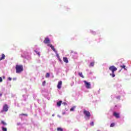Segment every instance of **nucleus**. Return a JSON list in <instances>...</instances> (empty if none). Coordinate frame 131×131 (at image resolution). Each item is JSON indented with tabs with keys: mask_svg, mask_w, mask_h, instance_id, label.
Returning <instances> with one entry per match:
<instances>
[{
	"mask_svg": "<svg viewBox=\"0 0 131 131\" xmlns=\"http://www.w3.org/2000/svg\"><path fill=\"white\" fill-rule=\"evenodd\" d=\"M16 73L20 74L21 72H23L24 69L22 65H16L15 66Z\"/></svg>",
	"mask_w": 131,
	"mask_h": 131,
	"instance_id": "1",
	"label": "nucleus"
},
{
	"mask_svg": "<svg viewBox=\"0 0 131 131\" xmlns=\"http://www.w3.org/2000/svg\"><path fill=\"white\" fill-rule=\"evenodd\" d=\"M109 69L112 71V74H110V75H111L112 77H115V74H114V72L117 70V68L114 66H112L109 68Z\"/></svg>",
	"mask_w": 131,
	"mask_h": 131,
	"instance_id": "2",
	"label": "nucleus"
},
{
	"mask_svg": "<svg viewBox=\"0 0 131 131\" xmlns=\"http://www.w3.org/2000/svg\"><path fill=\"white\" fill-rule=\"evenodd\" d=\"M83 114L85 115V118H87L88 120L91 118V113L85 110H83Z\"/></svg>",
	"mask_w": 131,
	"mask_h": 131,
	"instance_id": "3",
	"label": "nucleus"
},
{
	"mask_svg": "<svg viewBox=\"0 0 131 131\" xmlns=\"http://www.w3.org/2000/svg\"><path fill=\"white\" fill-rule=\"evenodd\" d=\"M83 82L85 84V86L86 88V89H91V83L84 80L83 81Z\"/></svg>",
	"mask_w": 131,
	"mask_h": 131,
	"instance_id": "4",
	"label": "nucleus"
},
{
	"mask_svg": "<svg viewBox=\"0 0 131 131\" xmlns=\"http://www.w3.org/2000/svg\"><path fill=\"white\" fill-rule=\"evenodd\" d=\"M43 42L44 43H45L46 45H49L51 43V40H50V38H49L48 37L45 38V40H43Z\"/></svg>",
	"mask_w": 131,
	"mask_h": 131,
	"instance_id": "5",
	"label": "nucleus"
},
{
	"mask_svg": "<svg viewBox=\"0 0 131 131\" xmlns=\"http://www.w3.org/2000/svg\"><path fill=\"white\" fill-rule=\"evenodd\" d=\"M9 110V106L8 104H5L3 106V111H4L5 112H7Z\"/></svg>",
	"mask_w": 131,
	"mask_h": 131,
	"instance_id": "6",
	"label": "nucleus"
},
{
	"mask_svg": "<svg viewBox=\"0 0 131 131\" xmlns=\"http://www.w3.org/2000/svg\"><path fill=\"white\" fill-rule=\"evenodd\" d=\"M62 86V81H59L57 84V89L61 90V87Z\"/></svg>",
	"mask_w": 131,
	"mask_h": 131,
	"instance_id": "7",
	"label": "nucleus"
},
{
	"mask_svg": "<svg viewBox=\"0 0 131 131\" xmlns=\"http://www.w3.org/2000/svg\"><path fill=\"white\" fill-rule=\"evenodd\" d=\"M48 46L50 47L53 52H56V49H55V47L52 44H48Z\"/></svg>",
	"mask_w": 131,
	"mask_h": 131,
	"instance_id": "8",
	"label": "nucleus"
},
{
	"mask_svg": "<svg viewBox=\"0 0 131 131\" xmlns=\"http://www.w3.org/2000/svg\"><path fill=\"white\" fill-rule=\"evenodd\" d=\"M113 115L116 118H119L120 117L119 114L116 112H114Z\"/></svg>",
	"mask_w": 131,
	"mask_h": 131,
	"instance_id": "9",
	"label": "nucleus"
},
{
	"mask_svg": "<svg viewBox=\"0 0 131 131\" xmlns=\"http://www.w3.org/2000/svg\"><path fill=\"white\" fill-rule=\"evenodd\" d=\"M6 58V55H5V54H2V57L0 58V61H2V60H5Z\"/></svg>",
	"mask_w": 131,
	"mask_h": 131,
	"instance_id": "10",
	"label": "nucleus"
},
{
	"mask_svg": "<svg viewBox=\"0 0 131 131\" xmlns=\"http://www.w3.org/2000/svg\"><path fill=\"white\" fill-rule=\"evenodd\" d=\"M63 61L65 62V63H68V58L67 57H63Z\"/></svg>",
	"mask_w": 131,
	"mask_h": 131,
	"instance_id": "11",
	"label": "nucleus"
},
{
	"mask_svg": "<svg viewBox=\"0 0 131 131\" xmlns=\"http://www.w3.org/2000/svg\"><path fill=\"white\" fill-rule=\"evenodd\" d=\"M61 104H62V101H59L57 103V106H58V107H60V106H61Z\"/></svg>",
	"mask_w": 131,
	"mask_h": 131,
	"instance_id": "12",
	"label": "nucleus"
},
{
	"mask_svg": "<svg viewBox=\"0 0 131 131\" xmlns=\"http://www.w3.org/2000/svg\"><path fill=\"white\" fill-rule=\"evenodd\" d=\"M78 74L79 76L82 77V78H84V76H83V75H82V73H79Z\"/></svg>",
	"mask_w": 131,
	"mask_h": 131,
	"instance_id": "13",
	"label": "nucleus"
},
{
	"mask_svg": "<svg viewBox=\"0 0 131 131\" xmlns=\"http://www.w3.org/2000/svg\"><path fill=\"white\" fill-rule=\"evenodd\" d=\"M95 66V63L92 62L90 63L89 66H90V67H93V66Z\"/></svg>",
	"mask_w": 131,
	"mask_h": 131,
	"instance_id": "14",
	"label": "nucleus"
},
{
	"mask_svg": "<svg viewBox=\"0 0 131 131\" xmlns=\"http://www.w3.org/2000/svg\"><path fill=\"white\" fill-rule=\"evenodd\" d=\"M1 123L3 125H7V123H6V122H5L4 121H1Z\"/></svg>",
	"mask_w": 131,
	"mask_h": 131,
	"instance_id": "15",
	"label": "nucleus"
},
{
	"mask_svg": "<svg viewBox=\"0 0 131 131\" xmlns=\"http://www.w3.org/2000/svg\"><path fill=\"white\" fill-rule=\"evenodd\" d=\"M57 131H63V128H61V127H58L57 128Z\"/></svg>",
	"mask_w": 131,
	"mask_h": 131,
	"instance_id": "16",
	"label": "nucleus"
},
{
	"mask_svg": "<svg viewBox=\"0 0 131 131\" xmlns=\"http://www.w3.org/2000/svg\"><path fill=\"white\" fill-rule=\"evenodd\" d=\"M46 78H49V77H50V73H47L46 75Z\"/></svg>",
	"mask_w": 131,
	"mask_h": 131,
	"instance_id": "17",
	"label": "nucleus"
},
{
	"mask_svg": "<svg viewBox=\"0 0 131 131\" xmlns=\"http://www.w3.org/2000/svg\"><path fill=\"white\" fill-rule=\"evenodd\" d=\"M120 67H121V68H123L125 70H126V69H125V65L120 66Z\"/></svg>",
	"mask_w": 131,
	"mask_h": 131,
	"instance_id": "18",
	"label": "nucleus"
},
{
	"mask_svg": "<svg viewBox=\"0 0 131 131\" xmlns=\"http://www.w3.org/2000/svg\"><path fill=\"white\" fill-rule=\"evenodd\" d=\"M2 129L3 131H7V128L4 127H2Z\"/></svg>",
	"mask_w": 131,
	"mask_h": 131,
	"instance_id": "19",
	"label": "nucleus"
},
{
	"mask_svg": "<svg viewBox=\"0 0 131 131\" xmlns=\"http://www.w3.org/2000/svg\"><path fill=\"white\" fill-rule=\"evenodd\" d=\"M115 125V123H112L111 125H110V127H114V126Z\"/></svg>",
	"mask_w": 131,
	"mask_h": 131,
	"instance_id": "20",
	"label": "nucleus"
},
{
	"mask_svg": "<svg viewBox=\"0 0 131 131\" xmlns=\"http://www.w3.org/2000/svg\"><path fill=\"white\" fill-rule=\"evenodd\" d=\"M74 109H75V106L71 108L70 111H74Z\"/></svg>",
	"mask_w": 131,
	"mask_h": 131,
	"instance_id": "21",
	"label": "nucleus"
},
{
	"mask_svg": "<svg viewBox=\"0 0 131 131\" xmlns=\"http://www.w3.org/2000/svg\"><path fill=\"white\" fill-rule=\"evenodd\" d=\"M20 116H27V114H21L19 115Z\"/></svg>",
	"mask_w": 131,
	"mask_h": 131,
	"instance_id": "22",
	"label": "nucleus"
},
{
	"mask_svg": "<svg viewBox=\"0 0 131 131\" xmlns=\"http://www.w3.org/2000/svg\"><path fill=\"white\" fill-rule=\"evenodd\" d=\"M35 53H36L37 55L40 56V54L39 53V52H37L35 50Z\"/></svg>",
	"mask_w": 131,
	"mask_h": 131,
	"instance_id": "23",
	"label": "nucleus"
},
{
	"mask_svg": "<svg viewBox=\"0 0 131 131\" xmlns=\"http://www.w3.org/2000/svg\"><path fill=\"white\" fill-rule=\"evenodd\" d=\"M90 125H92V126H94V122H92L90 123Z\"/></svg>",
	"mask_w": 131,
	"mask_h": 131,
	"instance_id": "24",
	"label": "nucleus"
},
{
	"mask_svg": "<svg viewBox=\"0 0 131 131\" xmlns=\"http://www.w3.org/2000/svg\"><path fill=\"white\" fill-rule=\"evenodd\" d=\"M3 81V78L2 77H0V82H2Z\"/></svg>",
	"mask_w": 131,
	"mask_h": 131,
	"instance_id": "25",
	"label": "nucleus"
},
{
	"mask_svg": "<svg viewBox=\"0 0 131 131\" xmlns=\"http://www.w3.org/2000/svg\"><path fill=\"white\" fill-rule=\"evenodd\" d=\"M45 84H46V81H44L42 82V85H45Z\"/></svg>",
	"mask_w": 131,
	"mask_h": 131,
	"instance_id": "26",
	"label": "nucleus"
},
{
	"mask_svg": "<svg viewBox=\"0 0 131 131\" xmlns=\"http://www.w3.org/2000/svg\"><path fill=\"white\" fill-rule=\"evenodd\" d=\"M8 80H10V81L12 80V78L9 77Z\"/></svg>",
	"mask_w": 131,
	"mask_h": 131,
	"instance_id": "27",
	"label": "nucleus"
},
{
	"mask_svg": "<svg viewBox=\"0 0 131 131\" xmlns=\"http://www.w3.org/2000/svg\"><path fill=\"white\" fill-rule=\"evenodd\" d=\"M21 124V123H17V125H20Z\"/></svg>",
	"mask_w": 131,
	"mask_h": 131,
	"instance_id": "28",
	"label": "nucleus"
},
{
	"mask_svg": "<svg viewBox=\"0 0 131 131\" xmlns=\"http://www.w3.org/2000/svg\"><path fill=\"white\" fill-rule=\"evenodd\" d=\"M63 105H67V103H66V102H63Z\"/></svg>",
	"mask_w": 131,
	"mask_h": 131,
	"instance_id": "29",
	"label": "nucleus"
},
{
	"mask_svg": "<svg viewBox=\"0 0 131 131\" xmlns=\"http://www.w3.org/2000/svg\"><path fill=\"white\" fill-rule=\"evenodd\" d=\"M2 96H3V94L2 93H0V97H2Z\"/></svg>",
	"mask_w": 131,
	"mask_h": 131,
	"instance_id": "30",
	"label": "nucleus"
},
{
	"mask_svg": "<svg viewBox=\"0 0 131 131\" xmlns=\"http://www.w3.org/2000/svg\"><path fill=\"white\" fill-rule=\"evenodd\" d=\"M54 116V115H52V116Z\"/></svg>",
	"mask_w": 131,
	"mask_h": 131,
	"instance_id": "31",
	"label": "nucleus"
}]
</instances>
